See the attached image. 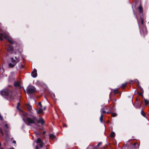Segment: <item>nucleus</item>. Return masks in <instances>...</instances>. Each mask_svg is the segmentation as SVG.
Listing matches in <instances>:
<instances>
[{"label": "nucleus", "mask_w": 149, "mask_h": 149, "mask_svg": "<svg viewBox=\"0 0 149 149\" xmlns=\"http://www.w3.org/2000/svg\"><path fill=\"white\" fill-rule=\"evenodd\" d=\"M8 40L10 43L13 44H17L16 42L14 41L9 35V33L7 32H3L0 33V39L1 40H3V39Z\"/></svg>", "instance_id": "obj_1"}, {"label": "nucleus", "mask_w": 149, "mask_h": 149, "mask_svg": "<svg viewBox=\"0 0 149 149\" xmlns=\"http://www.w3.org/2000/svg\"><path fill=\"white\" fill-rule=\"evenodd\" d=\"M1 94L3 97H6L9 99L12 100L13 97V94L11 91L5 89L1 91Z\"/></svg>", "instance_id": "obj_2"}, {"label": "nucleus", "mask_w": 149, "mask_h": 149, "mask_svg": "<svg viewBox=\"0 0 149 149\" xmlns=\"http://www.w3.org/2000/svg\"><path fill=\"white\" fill-rule=\"evenodd\" d=\"M37 117L33 116L32 118L29 117H27L25 120L23 119L25 122L28 125H29L31 124H35L36 123L37 120Z\"/></svg>", "instance_id": "obj_3"}, {"label": "nucleus", "mask_w": 149, "mask_h": 149, "mask_svg": "<svg viewBox=\"0 0 149 149\" xmlns=\"http://www.w3.org/2000/svg\"><path fill=\"white\" fill-rule=\"evenodd\" d=\"M36 88L32 86H29L27 88V92L28 94H31L34 93L36 91Z\"/></svg>", "instance_id": "obj_4"}, {"label": "nucleus", "mask_w": 149, "mask_h": 149, "mask_svg": "<svg viewBox=\"0 0 149 149\" xmlns=\"http://www.w3.org/2000/svg\"><path fill=\"white\" fill-rule=\"evenodd\" d=\"M15 59L14 58L12 57L11 58V62L13 63H15V64L16 65L17 63L19 61V58L17 57L16 56L15 57Z\"/></svg>", "instance_id": "obj_5"}, {"label": "nucleus", "mask_w": 149, "mask_h": 149, "mask_svg": "<svg viewBox=\"0 0 149 149\" xmlns=\"http://www.w3.org/2000/svg\"><path fill=\"white\" fill-rule=\"evenodd\" d=\"M36 143H39V146L40 148H42L43 147V143L42 142L40 138H38L37 140Z\"/></svg>", "instance_id": "obj_6"}, {"label": "nucleus", "mask_w": 149, "mask_h": 149, "mask_svg": "<svg viewBox=\"0 0 149 149\" xmlns=\"http://www.w3.org/2000/svg\"><path fill=\"white\" fill-rule=\"evenodd\" d=\"M36 122L38 123H41L42 125H43L45 123L44 120L42 118H40L38 120L37 119Z\"/></svg>", "instance_id": "obj_7"}, {"label": "nucleus", "mask_w": 149, "mask_h": 149, "mask_svg": "<svg viewBox=\"0 0 149 149\" xmlns=\"http://www.w3.org/2000/svg\"><path fill=\"white\" fill-rule=\"evenodd\" d=\"M32 76L34 77H36L37 76V70L36 69H34L32 71L31 73Z\"/></svg>", "instance_id": "obj_8"}, {"label": "nucleus", "mask_w": 149, "mask_h": 149, "mask_svg": "<svg viewBox=\"0 0 149 149\" xmlns=\"http://www.w3.org/2000/svg\"><path fill=\"white\" fill-rule=\"evenodd\" d=\"M8 48L7 50L10 52L12 53L13 52V48L11 45H8Z\"/></svg>", "instance_id": "obj_9"}, {"label": "nucleus", "mask_w": 149, "mask_h": 149, "mask_svg": "<svg viewBox=\"0 0 149 149\" xmlns=\"http://www.w3.org/2000/svg\"><path fill=\"white\" fill-rule=\"evenodd\" d=\"M15 65H16L15 64V63H9L8 65V66L10 68H13L15 66Z\"/></svg>", "instance_id": "obj_10"}, {"label": "nucleus", "mask_w": 149, "mask_h": 149, "mask_svg": "<svg viewBox=\"0 0 149 149\" xmlns=\"http://www.w3.org/2000/svg\"><path fill=\"white\" fill-rule=\"evenodd\" d=\"M26 106L28 111L30 112H31V111H32V106L29 104H26Z\"/></svg>", "instance_id": "obj_11"}, {"label": "nucleus", "mask_w": 149, "mask_h": 149, "mask_svg": "<svg viewBox=\"0 0 149 149\" xmlns=\"http://www.w3.org/2000/svg\"><path fill=\"white\" fill-rule=\"evenodd\" d=\"M137 22H138V23L139 24L140 22L141 23V24L143 25V19L141 17L140 20L138 19H137Z\"/></svg>", "instance_id": "obj_12"}, {"label": "nucleus", "mask_w": 149, "mask_h": 149, "mask_svg": "<svg viewBox=\"0 0 149 149\" xmlns=\"http://www.w3.org/2000/svg\"><path fill=\"white\" fill-rule=\"evenodd\" d=\"M14 86L15 87H18L19 88H21V86L20 85V83L18 82H15L14 84Z\"/></svg>", "instance_id": "obj_13"}, {"label": "nucleus", "mask_w": 149, "mask_h": 149, "mask_svg": "<svg viewBox=\"0 0 149 149\" xmlns=\"http://www.w3.org/2000/svg\"><path fill=\"white\" fill-rule=\"evenodd\" d=\"M43 110L41 108H40L39 107V110L37 111V113H38L40 114L42 113Z\"/></svg>", "instance_id": "obj_14"}, {"label": "nucleus", "mask_w": 149, "mask_h": 149, "mask_svg": "<svg viewBox=\"0 0 149 149\" xmlns=\"http://www.w3.org/2000/svg\"><path fill=\"white\" fill-rule=\"evenodd\" d=\"M144 101L145 103V105H147L149 104V101L147 100L145 98L144 99Z\"/></svg>", "instance_id": "obj_15"}, {"label": "nucleus", "mask_w": 149, "mask_h": 149, "mask_svg": "<svg viewBox=\"0 0 149 149\" xmlns=\"http://www.w3.org/2000/svg\"><path fill=\"white\" fill-rule=\"evenodd\" d=\"M103 115L102 114H101V115L100 117V120L101 123H102L103 121Z\"/></svg>", "instance_id": "obj_16"}, {"label": "nucleus", "mask_w": 149, "mask_h": 149, "mask_svg": "<svg viewBox=\"0 0 149 149\" xmlns=\"http://www.w3.org/2000/svg\"><path fill=\"white\" fill-rule=\"evenodd\" d=\"M50 138L51 139H53L55 138V136L53 134H50L49 135Z\"/></svg>", "instance_id": "obj_17"}, {"label": "nucleus", "mask_w": 149, "mask_h": 149, "mask_svg": "<svg viewBox=\"0 0 149 149\" xmlns=\"http://www.w3.org/2000/svg\"><path fill=\"white\" fill-rule=\"evenodd\" d=\"M115 136V134L113 132H112L111 133L110 135V136L111 137H114Z\"/></svg>", "instance_id": "obj_18"}, {"label": "nucleus", "mask_w": 149, "mask_h": 149, "mask_svg": "<svg viewBox=\"0 0 149 149\" xmlns=\"http://www.w3.org/2000/svg\"><path fill=\"white\" fill-rule=\"evenodd\" d=\"M134 146H136V147L137 148H138L139 147V144L137 143H135L134 144Z\"/></svg>", "instance_id": "obj_19"}, {"label": "nucleus", "mask_w": 149, "mask_h": 149, "mask_svg": "<svg viewBox=\"0 0 149 149\" xmlns=\"http://www.w3.org/2000/svg\"><path fill=\"white\" fill-rule=\"evenodd\" d=\"M140 12L141 13L142 12V8L141 6H140L139 8Z\"/></svg>", "instance_id": "obj_20"}, {"label": "nucleus", "mask_w": 149, "mask_h": 149, "mask_svg": "<svg viewBox=\"0 0 149 149\" xmlns=\"http://www.w3.org/2000/svg\"><path fill=\"white\" fill-rule=\"evenodd\" d=\"M101 114H102V113H106V111H104V110H102V109H101Z\"/></svg>", "instance_id": "obj_21"}, {"label": "nucleus", "mask_w": 149, "mask_h": 149, "mask_svg": "<svg viewBox=\"0 0 149 149\" xmlns=\"http://www.w3.org/2000/svg\"><path fill=\"white\" fill-rule=\"evenodd\" d=\"M116 113H112L111 114V116L113 117H115L116 116Z\"/></svg>", "instance_id": "obj_22"}, {"label": "nucleus", "mask_w": 149, "mask_h": 149, "mask_svg": "<svg viewBox=\"0 0 149 149\" xmlns=\"http://www.w3.org/2000/svg\"><path fill=\"white\" fill-rule=\"evenodd\" d=\"M3 133L2 132V130H0V136H3Z\"/></svg>", "instance_id": "obj_23"}, {"label": "nucleus", "mask_w": 149, "mask_h": 149, "mask_svg": "<svg viewBox=\"0 0 149 149\" xmlns=\"http://www.w3.org/2000/svg\"><path fill=\"white\" fill-rule=\"evenodd\" d=\"M141 115L143 116H145V115L144 113V112L142 110L141 111Z\"/></svg>", "instance_id": "obj_24"}, {"label": "nucleus", "mask_w": 149, "mask_h": 149, "mask_svg": "<svg viewBox=\"0 0 149 149\" xmlns=\"http://www.w3.org/2000/svg\"><path fill=\"white\" fill-rule=\"evenodd\" d=\"M126 84H126V83L123 84L122 85V87H125L126 86Z\"/></svg>", "instance_id": "obj_25"}, {"label": "nucleus", "mask_w": 149, "mask_h": 149, "mask_svg": "<svg viewBox=\"0 0 149 149\" xmlns=\"http://www.w3.org/2000/svg\"><path fill=\"white\" fill-rule=\"evenodd\" d=\"M20 103L19 102L18 103V104H17V109H19V107L20 106Z\"/></svg>", "instance_id": "obj_26"}, {"label": "nucleus", "mask_w": 149, "mask_h": 149, "mask_svg": "<svg viewBox=\"0 0 149 149\" xmlns=\"http://www.w3.org/2000/svg\"><path fill=\"white\" fill-rule=\"evenodd\" d=\"M3 119V118L2 116L0 114V120H2Z\"/></svg>", "instance_id": "obj_27"}, {"label": "nucleus", "mask_w": 149, "mask_h": 149, "mask_svg": "<svg viewBox=\"0 0 149 149\" xmlns=\"http://www.w3.org/2000/svg\"><path fill=\"white\" fill-rule=\"evenodd\" d=\"M140 89L141 92L143 93V89L141 87H140Z\"/></svg>", "instance_id": "obj_28"}, {"label": "nucleus", "mask_w": 149, "mask_h": 149, "mask_svg": "<svg viewBox=\"0 0 149 149\" xmlns=\"http://www.w3.org/2000/svg\"><path fill=\"white\" fill-rule=\"evenodd\" d=\"M101 144V142H100V143H98V144L97 145V147L99 146Z\"/></svg>", "instance_id": "obj_29"}, {"label": "nucleus", "mask_w": 149, "mask_h": 149, "mask_svg": "<svg viewBox=\"0 0 149 149\" xmlns=\"http://www.w3.org/2000/svg\"><path fill=\"white\" fill-rule=\"evenodd\" d=\"M118 90L117 89L114 90V91L115 93H116L118 92Z\"/></svg>", "instance_id": "obj_30"}, {"label": "nucleus", "mask_w": 149, "mask_h": 149, "mask_svg": "<svg viewBox=\"0 0 149 149\" xmlns=\"http://www.w3.org/2000/svg\"><path fill=\"white\" fill-rule=\"evenodd\" d=\"M41 104L40 102H39L38 103V106L41 105Z\"/></svg>", "instance_id": "obj_31"}, {"label": "nucleus", "mask_w": 149, "mask_h": 149, "mask_svg": "<svg viewBox=\"0 0 149 149\" xmlns=\"http://www.w3.org/2000/svg\"><path fill=\"white\" fill-rule=\"evenodd\" d=\"M143 93L141 92V93H139V95L141 96H143Z\"/></svg>", "instance_id": "obj_32"}, {"label": "nucleus", "mask_w": 149, "mask_h": 149, "mask_svg": "<svg viewBox=\"0 0 149 149\" xmlns=\"http://www.w3.org/2000/svg\"><path fill=\"white\" fill-rule=\"evenodd\" d=\"M5 127L7 128H8V124H6L5 125Z\"/></svg>", "instance_id": "obj_33"}, {"label": "nucleus", "mask_w": 149, "mask_h": 149, "mask_svg": "<svg viewBox=\"0 0 149 149\" xmlns=\"http://www.w3.org/2000/svg\"><path fill=\"white\" fill-rule=\"evenodd\" d=\"M36 149H39L38 147V146H37L36 147Z\"/></svg>", "instance_id": "obj_34"}, {"label": "nucleus", "mask_w": 149, "mask_h": 149, "mask_svg": "<svg viewBox=\"0 0 149 149\" xmlns=\"http://www.w3.org/2000/svg\"><path fill=\"white\" fill-rule=\"evenodd\" d=\"M16 141H14V140H13V143H16Z\"/></svg>", "instance_id": "obj_35"}, {"label": "nucleus", "mask_w": 149, "mask_h": 149, "mask_svg": "<svg viewBox=\"0 0 149 149\" xmlns=\"http://www.w3.org/2000/svg\"><path fill=\"white\" fill-rule=\"evenodd\" d=\"M46 109V107H44L43 110H45Z\"/></svg>", "instance_id": "obj_36"}, {"label": "nucleus", "mask_w": 149, "mask_h": 149, "mask_svg": "<svg viewBox=\"0 0 149 149\" xmlns=\"http://www.w3.org/2000/svg\"><path fill=\"white\" fill-rule=\"evenodd\" d=\"M40 107H39V108L40 107V108H41L42 107V104H41V105H40Z\"/></svg>", "instance_id": "obj_37"}, {"label": "nucleus", "mask_w": 149, "mask_h": 149, "mask_svg": "<svg viewBox=\"0 0 149 149\" xmlns=\"http://www.w3.org/2000/svg\"><path fill=\"white\" fill-rule=\"evenodd\" d=\"M43 134H45V131L43 132Z\"/></svg>", "instance_id": "obj_38"}, {"label": "nucleus", "mask_w": 149, "mask_h": 149, "mask_svg": "<svg viewBox=\"0 0 149 149\" xmlns=\"http://www.w3.org/2000/svg\"><path fill=\"white\" fill-rule=\"evenodd\" d=\"M106 113H110V112L108 111V112H107Z\"/></svg>", "instance_id": "obj_39"}, {"label": "nucleus", "mask_w": 149, "mask_h": 149, "mask_svg": "<svg viewBox=\"0 0 149 149\" xmlns=\"http://www.w3.org/2000/svg\"><path fill=\"white\" fill-rule=\"evenodd\" d=\"M64 126H66V127H67V126L66 125H64Z\"/></svg>", "instance_id": "obj_40"}, {"label": "nucleus", "mask_w": 149, "mask_h": 149, "mask_svg": "<svg viewBox=\"0 0 149 149\" xmlns=\"http://www.w3.org/2000/svg\"><path fill=\"white\" fill-rule=\"evenodd\" d=\"M22 111V112H23V111Z\"/></svg>", "instance_id": "obj_41"}, {"label": "nucleus", "mask_w": 149, "mask_h": 149, "mask_svg": "<svg viewBox=\"0 0 149 149\" xmlns=\"http://www.w3.org/2000/svg\"><path fill=\"white\" fill-rule=\"evenodd\" d=\"M46 149H48L47 148H46Z\"/></svg>", "instance_id": "obj_42"}, {"label": "nucleus", "mask_w": 149, "mask_h": 149, "mask_svg": "<svg viewBox=\"0 0 149 149\" xmlns=\"http://www.w3.org/2000/svg\"><path fill=\"white\" fill-rule=\"evenodd\" d=\"M94 149H97V148Z\"/></svg>", "instance_id": "obj_43"}]
</instances>
